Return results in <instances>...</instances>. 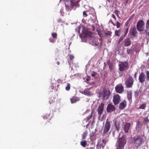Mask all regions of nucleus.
<instances>
[{
    "instance_id": "48",
    "label": "nucleus",
    "mask_w": 149,
    "mask_h": 149,
    "mask_svg": "<svg viewBox=\"0 0 149 149\" xmlns=\"http://www.w3.org/2000/svg\"><path fill=\"white\" fill-rule=\"evenodd\" d=\"M124 148L118 146L117 149H124Z\"/></svg>"
},
{
    "instance_id": "49",
    "label": "nucleus",
    "mask_w": 149,
    "mask_h": 149,
    "mask_svg": "<svg viewBox=\"0 0 149 149\" xmlns=\"http://www.w3.org/2000/svg\"><path fill=\"white\" fill-rule=\"evenodd\" d=\"M137 72H136L134 74V77L135 78H136V75L137 74Z\"/></svg>"
},
{
    "instance_id": "13",
    "label": "nucleus",
    "mask_w": 149,
    "mask_h": 149,
    "mask_svg": "<svg viewBox=\"0 0 149 149\" xmlns=\"http://www.w3.org/2000/svg\"><path fill=\"white\" fill-rule=\"evenodd\" d=\"M146 79V76L144 73L143 72L141 73L139 75V80L140 82L143 83Z\"/></svg>"
},
{
    "instance_id": "34",
    "label": "nucleus",
    "mask_w": 149,
    "mask_h": 149,
    "mask_svg": "<svg viewBox=\"0 0 149 149\" xmlns=\"http://www.w3.org/2000/svg\"><path fill=\"white\" fill-rule=\"evenodd\" d=\"M70 88V84L69 83L67 84V85L65 87V89L67 91H69Z\"/></svg>"
},
{
    "instance_id": "45",
    "label": "nucleus",
    "mask_w": 149,
    "mask_h": 149,
    "mask_svg": "<svg viewBox=\"0 0 149 149\" xmlns=\"http://www.w3.org/2000/svg\"><path fill=\"white\" fill-rule=\"evenodd\" d=\"M83 15H85L86 17L88 15L87 14H86L85 11H84L83 12Z\"/></svg>"
},
{
    "instance_id": "9",
    "label": "nucleus",
    "mask_w": 149,
    "mask_h": 149,
    "mask_svg": "<svg viewBox=\"0 0 149 149\" xmlns=\"http://www.w3.org/2000/svg\"><path fill=\"white\" fill-rule=\"evenodd\" d=\"M75 0H71L70 1V4L69 5L65 3V6L66 10L68 11L70 10V9L72 8L74 6L76 5V3L75 2Z\"/></svg>"
},
{
    "instance_id": "21",
    "label": "nucleus",
    "mask_w": 149,
    "mask_h": 149,
    "mask_svg": "<svg viewBox=\"0 0 149 149\" xmlns=\"http://www.w3.org/2000/svg\"><path fill=\"white\" fill-rule=\"evenodd\" d=\"M80 145L83 147H85L87 145V142L86 140L82 141L80 142Z\"/></svg>"
},
{
    "instance_id": "19",
    "label": "nucleus",
    "mask_w": 149,
    "mask_h": 149,
    "mask_svg": "<svg viewBox=\"0 0 149 149\" xmlns=\"http://www.w3.org/2000/svg\"><path fill=\"white\" fill-rule=\"evenodd\" d=\"M84 93L87 95L90 96L91 95L89 90L88 89H85L84 91Z\"/></svg>"
},
{
    "instance_id": "14",
    "label": "nucleus",
    "mask_w": 149,
    "mask_h": 149,
    "mask_svg": "<svg viewBox=\"0 0 149 149\" xmlns=\"http://www.w3.org/2000/svg\"><path fill=\"white\" fill-rule=\"evenodd\" d=\"M115 109L116 107L113 105L111 104H108L107 108V112L113 111Z\"/></svg>"
},
{
    "instance_id": "24",
    "label": "nucleus",
    "mask_w": 149,
    "mask_h": 149,
    "mask_svg": "<svg viewBox=\"0 0 149 149\" xmlns=\"http://www.w3.org/2000/svg\"><path fill=\"white\" fill-rule=\"evenodd\" d=\"M87 132L86 131H85L83 132V134L81 135L82 139H85L86 137L87 136Z\"/></svg>"
},
{
    "instance_id": "1",
    "label": "nucleus",
    "mask_w": 149,
    "mask_h": 149,
    "mask_svg": "<svg viewBox=\"0 0 149 149\" xmlns=\"http://www.w3.org/2000/svg\"><path fill=\"white\" fill-rule=\"evenodd\" d=\"M78 32L82 42H86L87 39L90 38L89 42L90 44L94 46L97 45L95 41L94 38L93 37H91L92 35L91 32L87 30L85 28L82 26H79Z\"/></svg>"
},
{
    "instance_id": "17",
    "label": "nucleus",
    "mask_w": 149,
    "mask_h": 149,
    "mask_svg": "<svg viewBox=\"0 0 149 149\" xmlns=\"http://www.w3.org/2000/svg\"><path fill=\"white\" fill-rule=\"evenodd\" d=\"M104 104L101 103L98 107L97 110L98 112H103L104 110Z\"/></svg>"
},
{
    "instance_id": "4",
    "label": "nucleus",
    "mask_w": 149,
    "mask_h": 149,
    "mask_svg": "<svg viewBox=\"0 0 149 149\" xmlns=\"http://www.w3.org/2000/svg\"><path fill=\"white\" fill-rule=\"evenodd\" d=\"M126 136L124 135L118 140L117 142L118 146L124 148L125 145L126 144Z\"/></svg>"
},
{
    "instance_id": "56",
    "label": "nucleus",
    "mask_w": 149,
    "mask_h": 149,
    "mask_svg": "<svg viewBox=\"0 0 149 149\" xmlns=\"http://www.w3.org/2000/svg\"><path fill=\"white\" fill-rule=\"evenodd\" d=\"M86 80H87V81H88V79H87Z\"/></svg>"
},
{
    "instance_id": "6",
    "label": "nucleus",
    "mask_w": 149,
    "mask_h": 149,
    "mask_svg": "<svg viewBox=\"0 0 149 149\" xmlns=\"http://www.w3.org/2000/svg\"><path fill=\"white\" fill-rule=\"evenodd\" d=\"M145 23L142 20H139L137 24V28L138 30L141 31L144 30Z\"/></svg>"
},
{
    "instance_id": "30",
    "label": "nucleus",
    "mask_w": 149,
    "mask_h": 149,
    "mask_svg": "<svg viewBox=\"0 0 149 149\" xmlns=\"http://www.w3.org/2000/svg\"><path fill=\"white\" fill-rule=\"evenodd\" d=\"M132 20V18L131 17H130L128 20H127V22H126L125 23V25L126 26H128V25L129 23L131 22V20Z\"/></svg>"
},
{
    "instance_id": "52",
    "label": "nucleus",
    "mask_w": 149,
    "mask_h": 149,
    "mask_svg": "<svg viewBox=\"0 0 149 149\" xmlns=\"http://www.w3.org/2000/svg\"><path fill=\"white\" fill-rule=\"evenodd\" d=\"M98 113L99 115H101L102 113V112H98Z\"/></svg>"
},
{
    "instance_id": "33",
    "label": "nucleus",
    "mask_w": 149,
    "mask_h": 149,
    "mask_svg": "<svg viewBox=\"0 0 149 149\" xmlns=\"http://www.w3.org/2000/svg\"><path fill=\"white\" fill-rule=\"evenodd\" d=\"M125 38L124 36H122L120 37V38H119L118 42V44H119L120 43V42H121V41L123 39Z\"/></svg>"
},
{
    "instance_id": "47",
    "label": "nucleus",
    "mask_w": 149,
    "mask_h": 149,
    "mask_svg": "<svg viewBox=\"0 0 149 149\" xmlns=\"http://www.w3.org/2000/svg\"><path fill=\"white\" fill-rule=\"evenodd\" d=\"M49 41L50 42H54V39H49Z\"/></svg>"
},
{
    "instance_id": "26",
    "label": "nucleus",
    "mask_w": 149,
    "mask_h": 149,
    "mask_svg": "<svg viewBox=\"0 0 149 149\" xmlns=\"http://www.w3.org/2000/svg\"><path fill=\"white\" fill-rule=\"evenodd\" d=\"M102 142L103 143L100 145L101 147H102V148H104L107 142L104 139L102 140Z\"/></svg>"
},
{
    "instance_id": "55",
    "label": "nucleus",
    "mask_w": 149,
    "mask_h": 149,
    "mask_svg": "<svg viewBox=\"0 0 149 149\" xmlns=\"http://www.w3.org/2000/svg\"><path fill=\"white\" fill-rule=\"evenodd\" d=\"M49 121H50V120H49V121H48V122H49Z\"/></svg>"
},
{
    "instance_id": "10",
    "label": "nucleus",
    "mask_w": 149,
    "mask_h": 149,
    "mask_svg": "<svg viewBox=\"0 0 149 149\" xmlns=\"http://www.w3.org/2000/svg\"><path fill=\"white\" fill-rule=\"evenodd\" d=\"M110 126L111 125L110 123L108 121L107 119L106 121V124L103 130V133L104 134H106L109 132L110 130Z\"/></svg>"
},
{
    "instance_id": "50",
    "label": "nucleus",
    "mask_w": 149,
    "mask_h": 149,
    "mask_svg": "<svg viewBox=\"0 0 149 149\" xmlns=\"http://www.w3.org/2000/svg\"><path fill=\"white\" fill-rule=\"evenodd\" d=\"M111 23L113 24V25L114 26H115V25H115V24L113 22H112V23Z\"/></svg>"
},
{
    "instance_id": "27",
    "label": "nucleus",
    "mask_w": 149,
    "mask_h": 149,
    "mask_svg": "<svg viewBox=\"0 0 149 149\" xmlns=\"http://www.w3.org/2000/svg\"><path fill=\"white\" fill-rule=\"evenodd\" d=\"M146 106V104L145 103L141 105L139 107V108L141 109H144Z\"/></svg>"
},
{
    "instance_id": "7",
    "label": "nucleus",
    "mask_w": 149,
    "mask_h": 149,
    "mask_svg": "<svg viewBox=\"0 0 149 149\" xmlns=\"http://www.w3.org/2000/svg\"><path fill=\"white\" fill-rule=\"evenodd\" d=\"M134 83V79L131 76H129L125 82L126 86L127 88H130L132 86Z\"/></svg>"
},
{
    "instance_id": "59",
    "label": "nucleus",
    "mask_w": 149,
    "mask_h": 149,
    "mask_svg": "<svg viewBox=\"0 0 149 149\" xmlns=\"http://www.w3.org/2000/svg\"><path fill=\"white\" fill-rule=\"evenodd\" d=\"M86 149H88V148H86Z\"/></svg>"
},
{
    "instance_id": "18",
    "label": "nucleus",
    "mask_w": 149,
    "mask_h": 149,
    "mask_svg": "<svg viewBox=\"0 0 149 149\" xmlns=\"http://www.w3.org/2000/svg\"><path fill=\"white\" fill-rule=\"evenodd\" d=\"M143 124H141L139 121H138L137 122L136 129V130H140Z\"/></svg>"
},
{
    "instance_id": "54",
    "label": "nucleus",
    "mask_w": 149,
    "mask_h": 149,
    "mask_svg": "<svg viewBox=\"0 0 149 149\" xmlns=\"http://www.w3.org/2000/svg\"><path fill=\"white\" fill-rule=\"evenodd\" d=\"M65 1L66 2H68V0H65Z\"/></svg>"
},
{
    "instance_id": "37",
    "label": "nucleus",
    "mask_w": 149,
    "mask_h": 149,
    "mask_svg": "<svg viewBox=\"0 0 149 149\" xmlns=\"http://www.w3.org/2000/svg\"><path fill=\"white\" fill-rule=\"evenodd\" d=\"M116 26L117 28H119L120 26V23L118 22L117 21L116 23Z\"/></svg>"
},
{
    "instance_id": "29",
    "label": "nucleus",
    "mask_w": 149,
    "mask_h": 149,
    "mask_svg": "<svg viewBox=\"0 0 149 149\" xmlns=\"http://www.w3.org/2000/svg\"><path fill=\"white\" fill-rule=\"evenodd\" d=\"M108 65L109 68V69H110V70H112L113 69V66L112 63L110 62H108Z\"/></svg>"
},
{
    "instance_id": "38",
    "label": "nucleus",
    "mask_w": 149,
    "mask_h": 149,
    "mask_svg": "<svg viewBox=\"0 0 149 149\" xmlns=\"http://www.w3.org/2000/svg\"><path fill=\"white\" fill-rule=\"evenodd\" d=\"M146 27L147 29L149 28V19L147 22Z\"/></svg>"
},
{
    "instance_id": "16",
    "label": "nucleus",
    "mask_w": 149,
    "mask_h": 149,
    "mask_svg": "<svg viewBox=\"0 0 149 149\" xmlns=\"http://www.w3.org/2000/svg\"><path fill=\"white\" fill-rule=\"evenodd\" d=\"M127 106V102L126 101L124 100L123 102L121 103L119 106L120 109L122 110L123 109Z\"/></svg>"
},
{
    "instance_id": "35",
    "label": "nucleus",
    "mask_w": 149,
    "mask_h": 149,
    "mask_svg": "<svg viewBox=\"0 0 149 149\" xmlns=\"http://www.w3.org/2000/svg\"><path fill=\"white\" fill-rule=\"evenodd\" d=\"M128 29L129 28H127L125 29V31H124V34L123 36H124L125 37V36L127 34L128 32Z\"/></svg>"
},
{
    "instance_id": "22",
    "label": "nucleus",
    "mask_w": 149,
    "mask_h": 149,
    "mask_svg": "<svg viewBox=\"0 0 149 149\" xmlns=\"http://www.w3.org/2000/svg\"><path fill=\"white\" fill-rule=\"evenodd\" d=\"M71 103H73L76 102L77 101L79 100L77 97H73L70 99Z\"/></svg>"
},
{
    "instance_id": "25",
    "label": "nucleus",
    "mask_w": 149,
    "mask_h": 149,
    "mask_svg": "<svg viewBox=\"0 0 149 149\" xmlns=\"http://www.w3.org/2000/svg\"><path fill=\"white\" fill-rule=\"evenodd\" d=\"M149 121V120L147 117H146L144 118L143 121V124H146L148 123Z\"/></svg>"
},
{
    "instance_id": "11",
    "label": "nucleus",
    "mask_w": 149,
    "mask_h": 149,
    "mask_svg": "<svg viewBox=\"0 0 149 149\" xmlns=\"http://www.w3.org/2000/svg\"><path fill=\"white\" fill-rule=\"evenodd\" d=\"M115 90L118 93H122L124 91L123 87L121 84H119L116 86Z\"/></svg>"
},
{
    "instance_id": "5",
    "label": "nucleus",
    "mask_w": 149,
    "mask_h": 149,
    "mask_svg": "<svg viewBox=\"0 0 149 149\" xmlns=\"http://www.w3.org/2000/svg\"><path fill=\"white\" fill-rule=\"evenodd\" d=\"M119 69L120 71L127 70L128 68V63L127 62H121L118 65Z\"/></svg>"
},
{
    "instance_id": "15",
    "label": "nucleus",
    "mask_w": 149,
    "mask_h": 149,
    "mask_svg": "<svg viewBox=\"0 0 149 149\" xmlns=\"http://www.w3.org/2000/svg\"><path fill=\"white\" fill-rule=\"evenodd\" d=\"M130 125L131 124L130 123H126L124 127V130L126 133L128 132Z\"/></svg>"
},
{
    "instance_id": "36",
    "label": "nucleus",
    "mask_w": 149,
    "mask_h": 149,
    "mask_svg": "<svg viewBox=\"0 0 149 149\" xmlns=\"http://www.w3.org/2000/svg\"><path fill=\"white\" fill-rule=\"evenodd\" d=\"M139 94V92L138 91H136L134 92V96L135 97L137 98Z\"/></svg>"
},
{
    "instance_id": "12",
    "label": "nucleus",
    "mask_w": 149,
    "mask_h": 149,
    "mask_svg": "<svg viewBox=\"0 0 149 149\" xmlns=\"http://www.w3.org/2000/svg\"><path fill=\"white\" fill-rule=\"evenodd\" d=\"M131 44V42L130 38H127L124 40L122 45L123 46L126 47L130 46Z\"/></svg>"
},
{
    "instance_id": "44",
    "label": "nucleus",
    "mask_w": 149,
    "mask_h": 149,
    "mask_svg": "<svg viewBox=\"0 0 149 149\" xmlns=\"http://www.w3.org/2000/svg\"><path fill=\"white\" fill-rule=\"evenodd\" d=\"M112 17L114 18L115 20H116V17L114 14H112L111 15Z\"/></svg>"
},
{
    "instance_id": "2",
    "label": "nucleus",
    "mask_w": 149,
    "mask_h": 149,
    "mask_svg": "<svg viewBox=\"0 0 149 149\" xmlns=\"http://www.w3.org/2000/svg\"><path fill=\"white\" fill-rule=\"evenodd\" d=\"M131 143L137 148L140 147L144 143L143 139L140 135H137L131 137Z\"/></svg>"
},
{
    "instance_id": "23",
    "label": "nucleus",
    "mask_w": 149,
    "mask_h": 149,
    "mask_svg": "<svg viewBox=\"0 0 149 149\" xmlns=\"http://www.w3.org/2000/svg\"><path fill=\"white\" fill-rule=\"evenodd\" d=\"M131 33L132 35L135 36L136 33V30L135 29L133 28L132 30H131Z\"/></svg>"
},
{
    "instance_id": "20",
    "label": "nucleus",
    "mask_w": 149,
    "mask_h": 149,
    "mask_svg": "<svg viewBox=\"0 0 149 149\" xmlns=\"http://www.w3.org/2000/svg\"><path fill=\"white\" fill-rule=\"evenodd\" d=\"M127 98L129 100H130L132 98V91H129L127 93Z\"/></svg>"
},
{
    "instance_id": "57",
    "label": "nucleus",
    "mask_w": 149,
    "mask_h": 149,
    "mask_svg": "<svg viewBox=\"0 0 149 149\" xmlns=\"http://www.w3.org/2000/svg\"><path fill=\"white\" fill-rule=\"evenodd\" d=\"M93 111H93V110H92V112H93Z\"/></svg>"
},
{
    "instance_id": "46",
    "label": "nucleus",
    "mask_w": 149,
    "mask_h": 149,
    "mask_svg": "<svg viewBox=\"0 0 149 149\" xmlns=\"http://www.w3.org/2000/svg\"><path fill=\"white\" fill-rule=\"evenodd\" d=\"M60 13H61V15H62L63 16L64 15V13L63 12H62V10H61L60 11Z\"/></svg>"
},
{
    "instance_id": "60",
    "label": "nucleus",
    "mask_w": 149,
    "mask_h": 149,
    "mask_svg": "<svg viewBox=\"0 0 149 149\" xmlns=\"http://www.w3.org/2000/svg\"><path fill=\"white\" fill-rule=\"evenodd\" d=\"M107 1H109V0H107Z\"/></svg>"
},
{
    "instance_id": "53",
    "label": "nucleus",
    "mask_w": 149,
    "mask_h": 149,
    "mask_svg": "<svg viewBox=\"0 0 149 149\" xmlns=\"http://www.w3.org/2000/svg\"><path fill=\"white\" fill-rule=\"evenodd\" d=\"M57 64H58V65H59V64H60V63H59V62H57Z\"/></svg>"
},
{
    "instance_id": "31",
    "label": "nucleus",
    "mask_w": 149,
    "mask_h": 149,
    "mask_svg": "<svg viewBox=\"0 0 149 149\" xmlns=\"http://www.w3.org/2000/svg\"><path fill=\"white\" fill-rule=\"evenodd\" d=\"M146 79L147 81H149V71H147L146 72Z\"/></svg>"
},
{
    "instance_id": "42",
    "label": "nucleus",
    "mask_w": 149,
    "mask_h": 149,
    "mask_svg": "<svg viewBox=\"0 0 149 149\" xmlns=\"http://www.w3.org/2000/svg\"><path fill=\"white\" fill-rule=\"evenodd\" d=\"M69 57L70 59V60L71 61L72 60H73L74 58V57L72 55H70L69 56Z\"/></svg>"
},
{
    "instance_id": "39",
    "label": "nucleus",
    "mask_w": 149,
    "mask_h": 149,
    "mask_svg": "<svg viewBox=\"0 0 149 149\" xmlns=\"http://www.w3.org/2000/svg\"><path fill=\"white\" fill-rule=\"evenodd\" d=\"M120 30H116L115 31V34L117 36H119Z\"/></svg>"
},
{
    "instance_id": "58",
    "label": "nucleus",
    "mask_w": 149,
    "mask_h": 149,
    "mask_svg": "<svg viewBox=\"0 0 149 149\" xmlns=\"http://www.w3.org/2000/svg\"><path fill=\"white\" fill-rule=\"evenodd\" d=\"M117 130H118V128H117Z\"/></svg>"
},
{
    "instance_id": "8",
    "label": "nucleus",
    "mask_w": 149,
    "mask_h": 149,
    "mask_svg": "<svg viewBox=\"0 0 149 149\" xmlns=\"http://www.w3.org/2000/svg\"><path fill=\"white\" fill-rule=\"evenodd\" d=\"M120 97L118 94L114 95L113 102L115 105H117L120 102Z\"/></svg>"
},
{
    "instance_id": "40",
    "label": "nucleus",
    "mask_w": 149,
    "mask_h": 149,
    "mask_svg": "<svg viewBox=\"0 0 149 149\" xmlns=\"http://www.w3.org/2000/svg\"><path fill=\"white\" fill-rule=\"evenodd\" d=\"M114 13L118 17H119V14H118V11L117 10H116L114 12Z\"/></svg>"
},
{
    "instance_id": "28",
    "label": "nucleus",
    "mask_w": 149,
    "mask_h": 149,
    "mask_svg": "<svg viewBox=\"0 0 149 149\" xmlns=\"http://www.w3.org/2000/svg\"><path fill=\"white\" fill-rule=\"evenodd\" d=\"M93 112H91V115H90V116H88L86 118L85 120H86V122H87L90 119H91L92 118V117L93 116Z\"/></svg>"
},
{
    "instance_id": "51",
    "label": "nucleus",
    "mask_w": 149,
    "mask_h": 149,
    "mask_svg": "<svg viewBox=\"0 0 149 149\" xmlns=\"http://www.w3.org/2000/svg\"><path fill=\"white\" fill-rule=\"evenodd\" d=\"M113 22L112 21L111 19L109 22H111V23H112Z\"/></svg>"
},
{
    "instance_id": "41",
    "label": "nucleus",
    "mask_w": 149,
    "mask_h": 149,
    "mask_svg": "<svg viewBox=\"0 0 149 149\" xmlns=\"http://www.w3.org/2000/svg\"><path fill=\"white\" fill-rule=\"evenodd\" d=\"M132 50L130 49H128L127 50V53L129 54L131 53L132 52Z\"/></svg>"
},
{
    "instance_id": "43",
    "label": "nucleus",
    "mask_w": 149,
    "mask_h": 149,
    "mask_svg": "<svg viewBox=\"0 0 149 149\" xmlns=\"http://www.w3.org/2000/svg\"><path fill=\"white\" fill-rule=\"evenodd\" d=\"M96 73L95 72H92L91 75L93 77H95L96 76Z\"/></svg>"
},
{
    "instance_id": "3",
    "label": "nucleus",
    "mask_w": 149,
    "mask_h": 149,
    "mask_svg": "<svg viewBox=\"0 0 149 149\" xmlns=\"http://www.w3.org/2000/svg\"><path fill=\"white\" fill-rule=\"evenodd\" d=\"M111 94V93L109 90H104L101 93L99 94V97H102L103 100H106L108 99Z\"/></svg>"
},
{
    "instance_id": "32",
    "label": "nucleus",
    "mask_w": 149,
    "mask_h": 149,
    "mask_svg": "<svg viewBox=\"0 0 149 149\" xmlns=\"http://www.w3.org/2000/svg\"><path fill=\"white\" fill-rule=\"evenodd\" d=\"M52 36L53 38H57V34L56 33H53L52 34Z\"/></svg>"
}]
</instances>
